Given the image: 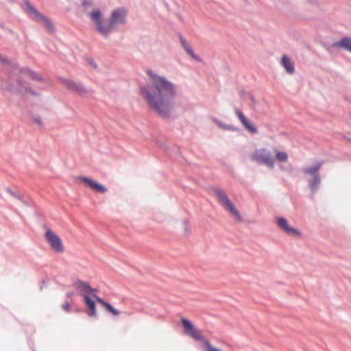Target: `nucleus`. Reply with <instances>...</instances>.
I'll list each match as a JSON object with an SVG mask.
<instances>
[{
	"label": "nucleus",
	"mask_w": 351,
	"mask_h": 351,
	"mask_svg": "<svg viewBox=\"0 0 351 351\" xmlns=\"http://www.w3.org/2000/svg\"><path fill=\"white\" fill-rule=\"evenodd\" d=\"M13 72L18 75L24 83H27L29 81L32 80L35 82H43V78L39 74L30 71L29 69H20L14 68Z\"/></svg>",
	"instance_id": "7"
},
{
	"label": "nucleus",
	"mask_w": 351,
	"mask_h": 351,
	"mask_svg": "<svg viewBox=\"0 0 351 351\" xmlns=\"http://www.w3.org/2000/svg\"><path fill=\"white\" fill-rule=\"evenodd\" d=\"M147 74L151 77V83L141 87V95L152 110L163 118L169 117L177 94L176 85L152 71H147Z\"/></svg>",
	"instance_id": "1"
},
{
	"label": "nucleus",
	"mask_w": 351,
	"mask_h": 351,
	"mask_svg": "<svg viewBox=\"0 0 351 351\" xmlns=\"http://www.w3.org/2000/svg\"><path fill=\"white\" fill-rule=\"evenodd\" d=\"M24 10L32 19L44 25L49 31L53 30V25L51 22L29 2L25 3Z\"/></svg>",
	"instance_id": "5"
},
{
	"label": "nucleus",
	"mask_w": 351,
	"mask_h": 351,
	"mask_svg": "<svg viewBox=\"0 0 351 351\" xmlns=\"http://www.w3.org/2000/svg\"><path fill=\"white\" fill-rule=\"evenodd\" d=\"M274 152L275 154V158L281 162H286L288 160V155L284 151H280L277 148H274Z\"/></svg>",
	"instance_id": "22"
},
{
	"label": "nucleus",
	"mask_w": 351,
	"mask_h": 351,
	"mask_svg": "<svg viewBox=\"0 0 351 351\" xmlns=\"http://www.w3.org/2000/svg\"><path fill=\"white\" fill-rule=\"evenodd\" d=\"M73 295V292H70V293H67V295H68L69 297H71Z\"/></svg>",
	"instance_id": "29"
},
{
	"label": "nucleus",
	"mask_w": 351,
	"mask_h": 351,
	"mask_svg": "<svg viewBox=\"0 0 351 351\" xmlns=\"http://www.w3.org/2000/svg\"><path fill=\"white\" fill-rule=\"evenodd\" d=\"M91 19L96 23L97 30L103 35H107L110 32V26L103 25L101 22V15L99 10H93L90 13Z\"/></svg>",
	"instance_id": "9"
},
{
	"label": "nucleus",
	"mask_w": 351,
	"mask_h": 351,
	"mask_svg": "<svg viewBox=\"0 0 351 351\" xmlns=\"http://www.w3.org/2000/svg\"><path fill=\"white\" fill-rule=\"evenodd\" d=\"M84 300L90 311L89 315L92 316V317L95 316L96 315V308H95V303L94 300L88 295H84Z\"/></svg>",
	"instance_id": "18"
},
{
	"label": "nucleus",
	"mask_w": 351,
	"mask_h": 351,
	"mask_svg": "<svg viewBox=\"0 0 351 351\" xmlns=\"http://www.w3.org/2000/svg\"><path fill=\"white\" fill-rule=\"evenodd\" d=\"M215 195L219 203L223 207V208L228 212L237 220L241 221V216L237 210L233 203L227 196L226 193L221 189H216L214 191Z\"/></svg>",
	"instance_id": "3"
},
{
	"label": "nucleus",
	"mask_w": 351,
	"mask_h": 351,
	"mask_svg": "<svg viewBox=\"0 0 351 351\" xmlns=\"http://www.w3.org/2000/svg\"><path fill=\"white\" fill-rule=\"evenodd\" d=\"M323 162L322 161H317L311 167H305L302 169V171L306 175H309L313 177L315 175H319L318 171L321 169Z\"/></svg>",
	"instance_id": "14"
},
{
	"label": "nucleus",
	"mask_w": 351,
	"mask_h": 351,
	"mask_svg": "<svg viewBox=\"0 0 351 351\" xmlns=\"http://www.w3.org/2000/svg\"><path fill=\"white\" fill-rule=\"evenodd\" d=\"M74 287L77 291L85 293H90L94 291L88 282L80 280L75 282Z\"/></svg>",
	"instance_id": "15"
},
{
	"label": "nucleus",
	"mask_w": 351,
	"mask_h": 351,
	"mask_svg": "<svg viewBox=\"0 0 351 351\" xmlns=\"http://www.w3.org/2000/svg\"><path fill=\"white\" fill-rule=\"evenodd\" d=\"M62 307L66 312H69L71 310V304L69 302H64Z\"/></svg>",
	"instance_id": "26"
},
{
	"label": "nucleus",
	"mask_w": 351,
	"mask_h": 351,
	"mask_svg": "<svg viewBox=\"0 0 351 351\" xmlns=\"http://www.w3.org/2000/svg\"><path fill=\"white\" fill-rule=\"evenodd\" d=\"M65 85L70 90L80 96H85L87 94V90L85 88L73 81H66Z\"/></svg>",
	"instance_id": "13"
},
{
	"label": "nucleus",
	"mask_w": 351,
	"mask_h": 351,
	"mask_svg": "<svg viewBox=\"0 0 351 351\" xmlns=\"http://www.w3.org/2000/svg\"><path fill=\"white\" fill-rule=\"evenodd\" d=\"M32 121L40 127L43 126V121L40 117L34 116L32 117Z\"/></svg>",
	"instance_id": "24"
},
{
	"label": "nucleus",
	"mask_w": 351,
	"mask_h": 351,
	"mask_svg": "<svg viewBox=\"0 0 351 351\" xmlns=\"http://www.w3.org/2000/svg\"><path fill=\"white\" fill-rule=\"evenodd\" d=\"M252 160L256 161L259 164L265 165L270 169L274 167V158L271 153L265 148L256 149L250 156Z\"/></svg>",
	"instance_id": "4"
},
{
	"label": "nucleus",
	"mask_w": 351,
	"mask_h": 351,
	"mask_svg": "<svg viewBox=\"0 0 351 351\" xmlns=\"http://www.w3.org/2000/svg\"><path fill=\"white\" fill-rule=\"evenodd\" d=\"M126 14V10L123 9H117L113 11L111 15V21L107 24V26H110V31L111 30L112 25L115 23H121L125 21Z\"/></svg>",
	"instance_id": "11"
},
{
	"label": "nucleus",
	"mask_w": 351,
	"mask_h": 351,
	"mask_svg": "<svg viewBox=\"0 0 351 351\" xmlns=\"http://www.w3.org/2000/svg\"><path fill=\"white\" fill-rule=\"evenodd\" d=\"M234 112L237 116L238 119L242 123V125L245 127L246 130L253 134L257 133L256 128L253 125L248 119L245 117V115L242 113V112L238 108L234 109Z\"/></svg>",
	"instance_id": "12"
},
{
	"label": "nucleus",
	"mask_w": 351,
	"mask_h": 351,
	"mask_svg": "<svg viewBox=\"0 0 351 351\" xmlns=\"http://www.w3.org/2000/svg\"><path fill=\"white\" fill-rule=\"evenodd\" d=\"M91 3H92V0H84L83 1V5L84 6L90 5H91Z\"/></svg>",
	"instance_id": "28"
},
{
	"label": "nucleus",
	"mask_w": 351,
	"mask_h": 351,
	"mask_svg": "<svg viewBox=\"0 0 351 351\" xmlns=\"http://www.w3.org/2000/svg\"><path fill=\"white\" fill-rule=\"evenodd\" d=\"M17 91L23 95H38L39 94L35 91L32 90L30 88H27L23 86H20Z\"/></svg>",
	"instance_id": "23"
},
{
	"label": "nucleus",
	"mask_w": 351,
	"mask_h": 351,
	"mask_svg": "<svg viewBox=\"0 0 351 351\" xmlns=\"http://www.w3.org/2000/svg\"><path fill=\"white\" fill-rule=\"evenodd\" d=\"M214 121L220 127V128H222L225 130H231L232 129V127H230V125H224L223 124L221 121L217 120V119H214Z\"/></svg>",
	"instance_id": "25"
},
{
	"label": "nucleus",
	"mask_w": 351,
	"mask_h": 351,
	"mask_svg": "<svg viewBox=\"0 0 351 351\" xmlns=\"http://www.w3.org/2000/svg\"><path fill=\"white\" fill-rule=\"evenodd\" d=\"M332 47L343 48L351 52V38L348 37L342 38L340 40L334 43Z\"/></svg>",
	"instance_id": "16"
},
{
	"label": "nucleus",
	"mask_w": 351,
	"mask_h": 351,
	"mask_svg": "<svg viewBox=\"0 0 351 351\" xmlns=\"http://www.w3.org/2000/svg\"><path fill=\"white\" fill-rule=\"evenodd\" d=\"M278 226L288 234L300 237V232L297 229L291 227L286 219L283 217H278L276 219Z\"/></svg>",
	"instance_id": "10"
},
{
	"label": "nucleus",
	"mask_w": 351,
	"mask_h": 351,
	"mask_svg": "<svg viewBox=\"0 0 351 351\" xmlns=\"http://www.w3.org/2000/svg\"><path fill=\"white\" fill-rule=\"evenodd\" d=\"M321 182V178L319 175H315L314 177H313L312 180H311L308 182L309 187L312 191V193H315L319 184Z\"/></svg>",
	"instance_id": "21"
},
{
	"label": "nucleus",
	"mask_w": 351,
	"mask_h": 351,
	"mask_svg": "<svg viewBox=\"0 0 351 351\" xmlns=\"http://www.w3.org/2000/svg\"><path fill=\"white\" fill-rule=\"evenodd\" d=\"M77 180H80L82 183H84L86 186L89 187L91 190L99 193H105L107 191V188L102 185L101 184L98 183L97 182L93 180V179L85 177V176H78Z\"/></svg>",
	"instance_id": "8"
},
{
	"label": "nucleus",
	"mask_w": 351,
	"mask_h": 351,
	"mask_svg": "<svg viewBox=\"0 0 351 351\" xmlns=\"http://www.w3.org/2000/svg\"><path fill=\"white\" fill-rule=\"evenodd\" d=\"M0 62L2 64H10V61L6 58H3L0 53Z\"/></svg>",
	"instance_id": "27"
},
{
	"label": "nucleus",
	"mask_w": 351,
	"mask_h": 351,
	"mask_svg": "<svg viewBox=\"0 0 351 351\" xmlns=\"http://www.w3.org/2000/svg\"><path fill=\"white\" fill-rule=\"evenodd\" d=\"M97 301L104 306L106 311L110 313L112 315L118 316L120 314V312L118 310L114 308L110 304L105 302L101 298H97Z\"/></svg>",
	"instance_id": "19"
},
{
	"label": "nucleus",
	"mask_w": 351,
	"mask_h": 351,
	"mask_svg": "<svg viewBox=\"0 0 351 351\" xmlns=\"http://www.w3.org/2000/svg\"><path fill=\"white\" fill-rule=\"evenodd\" d=\"M45 239L51 248L58 252L62 253L64 251V247L61 239L51 230L47 229L45 232Z\"/></svg>",
	"instance_id": "6"
},
{
	"label": "nucleus",
	"mask_w": 351,
	"mask_h": 351,
	"mask_svg": "<svg viewBox=\"0 0 351 351\" xmlns=\"http://www.w3.org/2000/svg\"><path fill=\"white\" fill-rule=\"evenodd\" d=\"M180 43L182 46V47L184 49V50L186 51V52L191 57L193 58V59L195 60H197L198 58L195 55L193 51V49L192 47H191V45L188 43V42L186 40V39L184 38H183L182 36H180Z\"/></svg>",
	"instance_id": "20"
},
{
	"label": "nucleus",
	"mask_w": 351,
	"mask_h": 351,
	"mask_svg": "<svg viewBox=\"0 0 351 351\" xmlns=\"http://www.w3.org/2000/svg\"><path fill=\"white\" fill-rule=\"evenodd\" d=\"M181 322L188 335L197 341H202L203 342L204 351H222L221 349L212 345L208 339H206L202 335L201 332L189 320L182 318Z\"/></svg>",
	"instance_id": "2"
},
{
	"label": "nucleus",
	"mask_w": 351,
	"mask_h": 351,
	"mask_svg": "<svg viewBox=\"0 0 351 351\" xmlns=\"http://www.w3.org/2000/svg\"><path fill=\"white\" fill-rule=\"evenodd\" d=\"M281 64L288 73L292 74L294 73L295 68L293 64L287 55L282 56Z\"/></svg>",
	"instance_id": "17"
}]
</instances>
